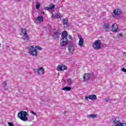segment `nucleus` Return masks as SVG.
Instances as JSON below:
<instances>
[{
    "mask_svg": "<svg viewBox=\"0 0 126 126\" xmlns=\"http://www.w3.org/2000/svg\"><path fill=\"white\" fill-rule=\"evenodd\" d=\"M88 118L89 119H96L97 118V115L96 114H91L88 115Z\"/></svg>",
    "mask_w": 126,
    "mask_h": 126,
    "instance_id": "nucleus-21",
    "label": "nucleus"
},
{
    "mask_svg": "<svg viewBox=\"0 0 126 126\" xmlns=\"http://www.w3.org/2000/svg\"><path fill=\"white\" fill-rule=\"evenodd\" d=\"M62 23L65 28L67 27V18L63 19L62 20Z\"/></svg>",
    "mask_w": 126,
    "mask_h": 126,
    "instance_id": "nucleus-17",
    "label": "nucleus"
},
{
    "mask_svg": "<svg viewBox=\"0 0 126 126\" xmlns=\"http://www.w3.org/2000/svg\"><path fill=\"white\" fill-rule=\"evenodd\" d=\"M93 47L94 50H100L101 47H102L101 40L97 39L94 41V43L93 44Z\"/></svg>",
    "mask_w": 126,
    "mask_h": 126,
    "instance_id": "nucleus-4",
    "label": "nucleus"
},
{
    "mask_svg": "<svg viewBox=\"0 0 126 126\" xmlns=\"http://www.w3.org/2000/svg\"><path fill=\"white\" fill-rule=\"evenodd\" d=\"M85 100L88 101V100H96L97 99V96L96 94H92L89 96H87L85 97Z\"/></svg>",
    "mask_w": 126,
    "mask_h": 126,
    "instance_id": "nucleus-12",
    "label": "nucleus"
},
{
    "mask_svg": "<svg viewBox=\"0 0 126 126\" xmlns=\"http://www.w3.org/2000/svg\"><path fill=\"white\" fill-rule=\"evenodd\" d=\"M28 114L26 111H21L18 114V117L23 122H27L28 121V117H27Z\"/></svg>",
    "mask_w": 126,
    "mask_h": 126,
    "instance_id": "nucleus-3",
    "label": "nucleus"
},
{
    "mask_svg": "<svg viewBox=\"0 0 126 126\" xmlns=\"http://www.w3.org/2000/svg\"><path fill=\"white\" fill-rule=\"evenodd\" d=\"M43 21H44V18L42 16L37 17L35 19V23L36 24H38V23H41Z\"/></svg>",
    "mask_w": 126,
    "mask_h": 126,
    "instance_id": "nucleus-15",
    "label": "nucleus"
},
{
    "mask_svg": "<svg viewBox=\"0 0 126 126\" xmlns=\"http://www.w3.org/2000/svg\"><path fill=\"white\" fill-rule=\"evenodd\" d=\"M84 81L86 82L90 80V78H91V74L90 73H85L83 76Z\"/></svg>",
    "mask_w": 126,
    "mask_h": 126,
    "instance_id": "nucleus-14",
    "label": "nucleus"
},
{
    "mask_svg": "<svg viewBox=\"0 0 126 126\" xmlns=\"http://www.w3.org/2000/svg\"><path fill=\"white\" fill-rule=\"evenodd\" d=\"M110 100H111V99H110L109 98H105L104 99V101L105 102H109V101H110Z\"/></svg>",
    "mask_w": 126,
    "mask_h": 126,
    "instance_id": "nucleus-28",
    "label": "nucleus"
},
{
    "mask_svg": "<svg viewBox=\"0 0 126 126\" xmlns=\"http://www.w3.org/2000/svg\"><path fill=\"white\" fill-rule=\"evenodd\" d=\"M122 71H123L124 72H126V69L125 68H122Z\"/></svg>",
    "mask_w": 126,
    "mask_h": 126,
    "instance_id": "nucleus-32",
    "label": "nucleus"
},
{
    "mask_svg": "<svg viewBox=\"0 0 126 126\" xmlns=\"http://www.w3.org/2000/svg\"><path fill=\"white\" fill-rule=\"evenodd\" d=\"M53 8H55V5L53 4H50L49 5V7H45V9H46V10H48L49 11H50V10H52Z\"/></svg>",
    "mask_w": 126,
    "mask_h": 126,
    "instance_id": "nucleus-19",
    "label": "nucleus"
},
{
    "mask_svg": "<svg viewBox=\"0 0 126 126\" xmlns=\"http://www.w3.org/2000/svg\"><path fill=\"white\" fill-rule=\"evenodd\" d=\"M61 34H62V32L60 30H56L52 35V37L54 39H59L60 38V36H61Z\"/></svg>",
    "mask_w": 126,
    "mask_h": 126,
    "instance_id": "nucleus-5",
    "label": "nucleus"
},
{
    "mask_svg": "<svg viewBox=\"0 0 126 126\" xmlns=\"http://www.w3.org/2000/svg\"><path fill=\"white\" fill-rule=\"evenodd\" d=\"M78 37L79 39L78 45L79 47H82L84 44V39L80 35V34H78Z\"/></svg>",
    "mask_w": 126,
    "mask_h": 126,
    "instance_id": "nucleus-13",
    "label": "nucleus"
},
{
    "mask_svg": "<svg viewBox=\"0 0 126 126\" xmlns=\"http://www.w3.org/2000/svg\"><path fill=\"white\" fill-rule=\"evenodd\" d=\"M63 15L59 13V14H56L54 15V13L52 12V18H55V19L57 18H61V17H63Z\"/></svg>",
    "mask_w": 126,
    "mask_h": 126,
    "instance_id": "nucleus-16",
    "label": "nucleus"
},
{
    "mask_svg": "<svg viewBox=\"0 0 126 126\" xmlns=\"http://www.w3.org/2000/svg\"><path fill=\"white\" fill-rule=\"evenodd\" d=\"M110 29V31H112V32H114L115 33L120 31V29H119V27L118 26V24H117V23L113 24Z\"/></svg>",
    "mask_w": 126,
    "mask_h": 126,
    "instance_id": "nucleus-6",
    "label": "nucleus"
},
{
    "mask_svg": "<svg viewBox=\"0 0 126 126\" xmlns=\"http://www.w3.org/2000/svg\"><path fill=\"white\" fill-rule=\"evenodd\" d=\"M1 46V44L0 43V48Z\"/></svg>",
    "mask_w": 126,
    "mask_h": 126,
    "instance_id": "nucleus-35",
    "label": "nucleus"
},
{
    "mask_svg": "<svg viewBox=\"0 0 126 126\" xmlns=\"http://www.w3.org/2000/svg\"><path fill=\"white\" fill-rule=\"evenodd\" d=\"M110 28V25L109 24H105L103 26V29H105L106 31H108Z\"/></svg>",
    "mask_w": 126,
    "mask_h": 126,
    "instance_id": "nucleus-20",
    "label": "nucleus"
},
{
    "mask_svg": "<svg viewBox=\"0 0 126 126\" xmlns=\"http://www.w3.org/2000/svg\"><path fill=\"white\" fill-rule=\"evenodd\" d=\"M21 32H22V33L23 34V35L27 34V30H26V29L22 28Z\"/></svg>",
    "mask_w": 126,
    "mask_h": 126,
    "instance_id": "nucleus-23",
    "label": "nucleus"
},
{
    "mask_svg": "<svg viewBox=\"0 0 126 126\" xmlns=\"http://www.w3.org/2000/svg\"><path fill=\"white\" fill-rule=\"evenodd\" d=\"M62 90H65L66 91H70L71 90V88L69 87H65L62 88Z\"/></svg>",
    "mask_w": 126,
    "mask_h": 126,
    "instance_id": "nucleus-24",
    "label": "nucleus"
},
{
    "mask_svg": "<svg viewBox=\"0 0 126 126\" xmlns=\"http://www.w3.org/2000/svg\"><path fill=\"white\" fill-rule=\"evenodd\" d=\"M67 82L69 83L70 85H71L72 84V81L70 79H66Z\"/></svg>",
    "mask_w": 126,
    "mask_h": 126,
    "instance_id": "nucleus-27",
    "label": "nucleus"
},
{
    "mask_svg": "<svg viewBox=\"0 0 126 126\" xmlns=\"http://www.w3.org/2000/svg\"><path fill=\"white\" fill-rule=\"evenodd\" d=\"M40 6H41V4L40 3H39V2H36V9H37V10H38L39 9V8H40Z\"/></svg>",
    "mask_w": 126,
    "mask_h": 126,
    "instance_id": "nucleus-25",
    "label": "nucleus"
},
{
    "mask_svg": "<svg viewBox=\"0 0 126 126\" xmlns=\"http://www.w3.org/2000/svg\"><path fill=\"white\" fill-rule=\"evenodd\" d=\"M31 114H32L34 116H37L36 113L33 111H31Z\"/></svg>",
    "mask_w": 126,
    "mask_h": 126,
    "instance_id": "nucleus-30",
    "label": "nucleus"
},
{
    "mask_svg": "<svg viewBox=\"0 0 126 126\" xmlns=\"http://www.w3.org/2000/svg\"><path fill=\"white\" fill-rule=\"evenodd\" d=\"M41 14H45V12H44V11L41 12Z\"/></svg>",
    "mask_w": 126,
    "mask_h": 126,
    "instance_id": "nucleus-34",
    "label": "nucleus"
},
{
    "mask_svg": "<svg viewBox=\"0 0 126 126\" xmlns=\"http://www.w3.org/2000/svg\"><path fill=\"white\" fill-rule=\"evenodd\" d=\"M76 49V45L74 43H71L68 46V51L69 53H73Z\"/></svg>",
    "mask_w": 126,
    "mask_h": 126,
    "instance_id": "nucleus-7",
    "label": "nucleus"
},
{
    "mask_svg": "<svg viewBox=\"0 0 126 126\" xmlns=\"http://www.w3.org/2000/svg\"><path fill=\"white\" fill-rule=\"evenodd\" d=\"M68 38L69 40H71V36L70 35H68Z\"/></svg>",
    "mask_w": 126,
    "mask_h": 126,
    "instance_id": "nucleus-33",
    "label": "nucleus"
},
{
    "mask_svg": "<svg viewBox=\"0 0 126 126\" xmlns=\"http://www.w3.org/2000/svg\"><path fill=\"white\" fill-rule=\"evenodd\" d=\"M35 72L38 75H42L45 73V69L43 67H39L35 70Z\"/></svg>",
    "mask_w": 126,
    "mask_h": 126,
    "instance_id": "nucleus-9",
    "label": "nucleus"
},
{
    "mask_svg": "<svg viewBox=\"0 0 126 126\" xmlns=\"http://www.w3.org/2000/svg\"><path fill=\"white\" fill-rule=\"evenodd\" d=\"M112 124L115 126H126V123H122L121 119L118 117H116L112 119Z\"/></svg>",
    "mask_w": 126,
    "mask_h": 126,
    "instance_id": "nucleus-2",
    "label": "nucleus"
},
{
    "mask_svg": "<svg viewBox=\"0 0 126 126\" xmlns=\"http://www.w3.org/2000/svg\"><path fill=\"white\" fill-rule=\"evenodd\" d=\"M113 13L112 16L114 18H116V17L122 14V10L121 9H115L113 10Z\"/></svg>",
    "mask_w": 126,
    "mask_h": 126,
    "instance_id": "nucleus-8",
    "label": "nucleus"
},
{
    "mask_svg": "<svg viewBox=\"0 0 126 126\" xmlns=\"http://www.w3.org/2000/svg\"><path fill=\"white\" fill-rule=\"evenodd\" d=\"M123 37H124V34H123V33H118L117 34V37L119 38H122Z\"/></svg>",
    "mask_w": 126,
    "mask_h": 126,
    "instance_id": "nucleus-26",
    "label": "nucleus"
},
{
    "mask_svg": "<svg viewBox=\"0 0 126 126\" xmlns=\"http://www.w3.org/2000/svg\"><path fill=\"white\" fill-rule=\"evenodd\" d=\"M23 40H24V41H26V42H28V40H29V35H28V33H26V34H23V37H22Z\"/></svg>",
    "mask_w": 126,
    "mask_h": 126,
    "instance_id": "nucleus-18",
    "label": "nucleus"
},
{
    "mask_svg": "<svg viewBox=\"0 0 126 126\" xmlns=\"http://www.w3.org/2000/svg\"><path fill=\"white\" fill-rule=\"evenodd\" d=\"M7 84V83L6 82V81H4L3 83H2V85L3 86V87H5V86H6V85Z\"/></svg>",
    "mask_w": 126,
    "mask_h": 126,
    "instance_id": "nucleus-29",
    "label": "nucleus"
},
{
    "mask_svg": "<svg viewBox=\"0 0 126 126\" xmlns=\"http://www.w3.org/2000/svg\"><path fill=\"white\" fill-rule=\"evenodd\" d=\"M67 36H68V34L66 31H64L62 32V38H67Z\"/></svg>",
    "mask_w": 126,
    "mask_h": 126,
    "instance_id": "nucleus-22",
    "label": "nucleus"
},
{
    "mask_svg": "<svg viewBox=\"0 0 126 126\" xmlns=\"http://www.w3.org/2000/svg\"><path fill=\"white\" fill-rule=\"evenodd\" d=\"M43 48L38 45H32L28 47V53L32 57H38V51H42Z\"/></svg>",
    "mask_w": 126,
    "mask_h": 126,
    "instance_id": "nucleus-1",
    "label": "nucleus"
},
{
    "mask_svg": "<svg viewBox=\"0 0 126 126\" xmlns=\"http://www.w3.org/2000/svg\"><path fill=\"white\" fill-rule=\"evenodd\" d=\"M65 69H67V67L63 64H60L58 65L57 68V70H58V71H63L65 70Z\"/></svg>",
    "mask_w": 126,
    "mask_h": 126,
    "instance_id": "nucleus-11",
    "label": "nucleus"
},
{
    "mask_svg": "<svg viewBox=\"0 0 126 126\" xmlns=\"http://www.w3.org/2000/svg\"><path fill=\"white\" fill-rule=\"evenodd\" d=\"M68 42V40H67V38H62L60 40V44L62 47H64V46H66Z\"/></svg>",
    "mask_w": 126,
    "mask_h": 126,
    "instance_id": "nucleus-10",
    "label": "nucleus"
},
{
    "mask_svg": "<svg viewBox=\"0 0 126 126\" xmlns=\"http://www.w3.org/2000/svg\"><path fill=\"white\" fill-rule=\"evenodd\" d=\"M8 125L9 126H14L13 125V124H12V123H11V122H8Z\"/></svg>",
    "mask_w": 126,
    "mask_h": 126,
    "instance_id": "nucleus-31",
    "label": "nucleus"
}]
</instances>
